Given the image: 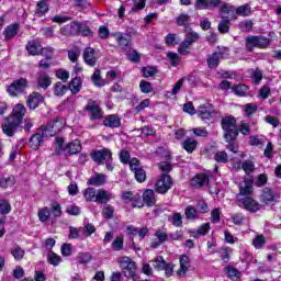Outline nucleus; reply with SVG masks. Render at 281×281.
<instances>
[{"instance_id": "1", "label": "nucleus", "mask_w": 281, "mask_h": 281, "mask_svg": "<svg viewBox=\"0 0 281 281\" xmlns=\"http://www.w3.org/2000/svg\"><path fill=\"white\" fill-rule=\"evenodd\" d=\"M25 113H27L25 105L23 103H18L13 106L10 115L4 117L2 132L7 137H14V134L19 131V126L23 124Z\"/></svg>"}, {"instance_id": "2", "label": "nucleus", "mask_w": 281, "mask_h": 281, "mask_svg": "<svg viewBox=\"0 0 281 281\" xmlns=\"http://www.w3.org/2000/svg\"><path fill=\"white\" fill-rule=\"evenodd\" d=\"M63 128V122L60 119H55L53 122L46 125H41L38 131L42 133H35L29 140L30 148L32 150H38L43 145L45 137H54Z\"/></svg>"}, {"instance_id": "3", "label": "nucleus", "mask_w": 281, "mask_h": 281, "mask_svg": "<svg viewBox=\"0 0 281 281\" xmlns=\"http://www.w3.org/2000/svg\"><path fill=\"white\" fill-rule=\"evenodd\" d=\"M82 150V144L79 139L71 140L65 145V137L58 136L55 138V155L60 157L64 155L66 157H71L78 155Z\"/></svg>"}, {"instance_id": "4", "label": "nucleus", "mask_w": 281, "mask_h": 281, "mask_svg": "<svg viewBox=\"0 0 281 281\" xmlns=\"http://www.w3.org/2000/svg\"><path fill=\"white\" fill-rule=\"evenodd\" d=\"M246 49L254 52V49H267L271 45V40L262 35H248L245 40Z\"/></svg>"}, {"instance_id": "5", "label": "nucleus", "mask_w": 281, "mask_h": 281, "mask_svg": "<svg viewBox=\"0 0 281 281\" xmlns=\"http://www.w3.org/2000/svg\"><path fill=\"white\" fill-rule=\"evenodd\" d=\"M280 200V193L278 191L273 190L271 187H263L261 189V193L259 195L260 203H263V205H278V201Z\"/></svg>"}, {"instance_id": "6", "label": "nucleus", "mask_w": 281, "mask_h": 281, "mask_svg": "<svg viewBox=\"0 0 281 281\" xmlns=\"http://www.w3.org/2000/svg\"><path fill=\"white\" fill-rule=\"evenodd\" d=\"M69 26L71 36H83V38H93L94 36L91 27L82 22L72 21Z\"/></svg>"}, {"instance_id": "7", "label": "nucleus", "mask_w": 281, "mask_h": 281, "mask_svg": "<svg viewBox=\"0 0 281 281\" xmlns=\"http://www.w3.org/2000/svg\"><path fill=\"white\" fill-rule=\"evenodd\" d=\"M83 111L88 113L91 122H97L99 120H102V117H104V111H102V108H100L98 102L92 99L88 101V103L83 108Z\"/></svg>"}, {"instance_id": "8", "label": "nucleus", "mask_w": 281, "mask_h": 281, "mask_svg": "<svg viewBox=\"0 0 281 281\" xmlns=\"http://www.w3.org/2000/svg\"><path fill=\"white\" fill-rule=\"evenodd\" d=\"M90 157L98 166H104L106 161H113V153L106 147L93 150L90 153Z\"/></svg>"}, {"instance_id": "9", "label": "nucleus", "mask_w": 281, "mask_h": 281, "mask_svg": "<svg viewBox=\"0 0 281 281\" xmlns=\"http://www.w3.org/2000/svg\"><path fill=\"white\" fill-rule=\"evenodd\" d=\"M154 186L157 194H167L168 190H171L172 186H175V182L170 175L162 173Z\"/></svg>"}, {"instance_id": "10", "label": "nucleus", "mask_w": 281, "mask_h": 281, "mask_svg": "<svg viewBox=\"0 0 281 281\" xmlns=\"http://www.w3.org/2000/svg\"><path fill=\"white\" fill-rule=\"evenodd\" d=\"M27 87V80L23 77L13 80V82L7 86V93L10 98H16L19 93H23Z\"/></svg>"}, {"instance_id": "11", "label": "nucleus", "mask_w": 281, "mask_h": 281, "mask_svg": "<svg viewBox=\"0 0 281 281\" xmlns=\"http://www.w3.org/2000/svg\"><path fill=\"white\" fill-rule=\"evenodd\" d=\"M123 276L131 280H135L137 277V263L131 260V257H124L122 260Z\"/></svg>"}, {"instance_id": "12", "label": "nucleus", "mask_w": 281, "mask_h": 281, "mask_svg": "<svg viewBox=\"0 0 281 281\" xmlns=\"http://www.w3.org/2000/svg\"><path fill=\"white\" fill-rule=\"evenodd\" d=\"M45 103V97L41 92L33 91L29 94L26 100V106L29 111H36L41 104Z\"/></svg>"}, {"instance_id": "13", "label": "nucleus", "mask_w": 281, "mask_h": 281, "mask_svg": "<svg viewBox=\"0 0 281 281\" xmlns=\"http://www.w3.org/2000/svg\"><path fill=\"white\" fill-rule=\"evenodd\" d=\"M139 166V159L133 158L130 162V170L134 172V177L138 183H144L146 181V170Z\"/></svg>"}, {"instance_id": "14", "label": "nucleus", "mask_w": 281, "mask_h": 281, "mask_svg": "<svg viewBox=\"0 0 281 281\" xmlns=\"http://www.w3.org/2000/svg\"><path fill=\"white\" fill-rule=\"evenodd\" d=\"M238 203L243 205L244 210L252 214H256L260 210V203L251 196L239 198Z\"/></svg>"}, {"instance_id": "15", "label": "nucleus", "mask_w": 281, "mask_h": 281, "mask_svg": "<svg viewBox=\"0 0 281 281\" xmlns=\"http://www.w3.org/2000/svg\"><path fill=\"white\" fill-rule=\"evenodd\" d=\"M223 5V0H195V10H214L215 8H221Z\"/></svg>"}, {"instance_id": "16", "label": "nucleus", "mask_w": 281, "mask_h": 281, "mask_svg": "<svg viewBox=\"0 0 281 281\" xmlns=\"http://www.w3.org/2000/svg\"><path fill=\"white\" fill-rule=\"evenodd\" d=\"M254 194V176L244 178V186H239L238 196H251Z\"/></svg>"}, {"instance_id": "17", "label": "nucleus", "mask_w": 281, "mask_h": 281, "mask_svg": "<svg viewBox=\"0 0 281 281\" xmlns=\"http://www.w3.org/2000/svg\"><path fill=\"white\" fill-rule=\"evenodd\" d=\"M203 186H210V176L207 173L201 172L196 173L191 180H190V187L195 188L196 190L203 188Z\"/></svg>"}, {"instance_id": "18", "label": "nucleus", "mask_w": 281, "mask_h": 281, "mask_svg": "<svg viewBox=\"0 0 281 281\" xmlns=\"http://www.w3.org/2000/svg\"><path fill=\"white\" fill-rule=\"evenodd\" d=\"M83 63L88 65L89 67H95L98 64V57H95V48L93 47H87L83 50Z\"/></svg>"}, {"instance_id": "19", "label": "nucleus", "mask_w": 281, "mask_h": 281, "mask_svg": "<svg viewBox=\"0 0 281 281\" xmlns=\"http://www.w3.org/2000/svg\"><path fill=\"white\" fill-rule=\"evenodd\" d=\"M103 126L106 128H120L122 126V119L117 114H110L103 120Z\"/></svg>"}, {"instance_id": "20", "label": "nucleus", "mask_w": 281, "mask_h": 281, "mask_svg": "<svg viewBox=\"0 0 281 281\" xmlns=\"http://www.w3.org/2000/svg\"><path fill=\"white\" fill-rule=\"evenodd\" d=\"M216 111H214V105L207 104V105H200L198 108V114L202 120H212Z\"/></svg>"}, {"instance_id": "21", "label": "nucleus", "mask_w": 281, "mask_h": 281, "mask_svg": "<svg viewBox=\"0 0 281 281\" xmlns=\"http://www.w3.org/2000/svg\"><path fill=\"white\" fill-rule=\"evenodd\" d=\"M43 46L36 40H31L27 42L25 46V50L27 52L29 56H41V49Z\"/></svg>"}, {"instance_id": "22", "label": "nucleus", "mask_w": 281, "mask_h": 281, "mask_svg": "<svg viewBox=\"0 0 281 281\" xmlns=\"http://www.w3.org/2000/svg\"><path fill=\"white\" fill-rule=\"evenodd\" d=\"M37 87L38 89H43V91H47L49 87H52V77L47 72H41L37 76Z\"/></svg>"}, {"instance_id": "23", "label": "nucleus", "mask_w": 281, "mask_h": 281, "mask_svg": "<svg viewBox=\"0 0 281 281\" xmlns=\"http://www.w3.org/2000/svg\"><path fill=\"white\" fill-rule=\"evenodd\" d=\"M143 203L147 207L155 206V203H157V198H155V191L153 189H147L143 193Z\"/></svg>"}, {"instance_id": "24", "label": "nucleus", "mask_w": 281, "mask_h": 281, "mask_svg": "<svg viewBox=\"0 0 281 281\" xmlns=\"http://www.w3.org/2000/svg\"><path fill=\"white\" fill-rule=\"evenodd\" d=\"M236 124H238V121L234 115H227L222 117L221 120V126L223 131H227L229 128H236Z\"/></svg>"}, {"instance_id": "25", "label": "nucleus", "mask_w": 281, "mask_h": 281, "mask_svg": "<svg viewBox=\"0 0 281 281\" xmlns=\"http://www.w3.org/2000/svg\"><path fill=\"white\" fill-rule=\"evenodd\" d=\"M80 89H82V79L80 77L72 78L68 83V90L72 95H77L80 93Z\"/></svg>"}, {"instance_id": "26", "label": "nucleus", "mask_w": 281, "mask_h": 281, "mask_svg": "<svg viewBox=\"0 0 281 281\" xmlns=\"http://www.w3.org/2000/svg\"><path fill=\"white\" fill-rule=\"evenodd\" d=\"M16 34H19V23L10 24L3 31V36L5 41H12V38H14Z\"/></svg>"}, {"instance_id": "27", "label": "nucleus", "mask_w": 281, "mask_h": 281, "mask_svg": "<svg viewBox=\"0 0 281 281\" xmlns=\"http://www.w3.org/2000/svg\"><path fill=\"white\" fill-rule=\"evenodd\" d=\"M106 183V177L104 173H95L88 181V186H94L95 188H100V186H104Z\"/></svg>"}, {"instance_id": "28", "label": "nucleus", "mask_w": 281, "mask_h": 281, "mask_svg": "<svg viewBox=\"0 0 281 281\" xmlns=\"http://www.w3.org/2000/svg\"><path fill=\"white\" fill-rule=\"evenodd\" d=\"M116 43L122 49H131V47H133V42L131 41V37L122 33L117 35Z\"/></svg>"}, {"instance_id": "29", "label": "nucleus", "mask_w": 281, "mask_h": 281, "mask_svg": "<svg viewBox=\"0 0 281 281\" xmlns=\"http://www.w3.org/2000/svg\"><path fill=\"white\" fill-rule=\"evenodd\" d=\"M206 65L209 69H216L221 65V58L217 53H212L206 57Z\"/></svg>"}, {"instance_id": "30", "label": "nucleus", "mask_w": 281, "mask_h": 281, "mask_svg": "<svg viewBox=\"0 0 281 281\" xmlns=\"http://www.w3.org/2000/svg\"><path fill=\"white\" fill-rule=\"evenodd\" d=\"M196 146H199V142L192 138H187L182 143L183 150L189 153V155H192V153L196 150Z\"/></svg>"}, {"instance_id": "31", "label": "nucleus", "mask_w": 281, "mask_h": 281, "mask_svg": "<svg viewBox=\"0 0 281 281\" xmlns=\"http://www.w3.org/2000/svg\"><path fill=\"white\" fill-rule=\"evenodd\" d=\"M239 131L238 127H231L224 130V140L225 142H236L238 139Z\"/></svg>"}, {"instance_id": "32", "label": "nucleus", "mask_w": 281, "mask_h": 281, "mask_svg": "<svg viewBox=\"0 0 281 281\" xmlns=\"http://www.w3.org/2000/svg\"><path fill=\"white\" fill-rule=\"evenodd\" d=\"M49 12V4H47V0H40L36 3L35 13L37 16H45Z\"/></svg>"}, {"instance_id": "33", "label": "nucleus", "mask_w": 281, "mask_h": 281, "mask_svg": "<svg viewBox=\"0 0 281 281\" xmlns=\"http://www.w3.org/2000/svg\"><path fill=\"white\" fill-rule=\"evenodd\" d=\"M67 91H69L68 86L63 85V82H60V81H57L53 86V93L57 98H63V95H65V93H67Z\"/></svg>"}, {"instance_id": "34", "label": "nucleus", "mask_w": 281, "mask_h": 281, "mask_svg": "<svg viewBox=\"0 0 281 281\" xmlns=\"http://www.w3.org/2000/svg\"><path fill=\"white\" fill-rule=\"evenodd\" d=\"M231 26H232V22L229 21V16H224L220 21V23L217 25V30H218L220 34H228Z\"/></svg>"}, {"instance_id": "35", "label": "nucleus", "mask_w": 281, "mask_h": 281, "mask_svg": "<svg viewBox=\"0 0 281 281\" xmlns=\"http://www.w3.org/2000/svg\"><path fill=\"white\" fill-rule=\"evenodd\" d=\"M109 201H111V196H109V193H106L104 189H99L94 199V203L105 204L109 203Z\"/></svg>"}, {"instance_id": "36", "label": "nucleus", "mask_w": 281, "mask_h": 281, "mask_svg": "<svg viewBox=\"0 0 281 281\" xmlns=\"http://www.w3.org/2000/svg\"><path fill=\"white\" fill-rule=\"evenodd\" d=\"M232 91L233 93H235V95H238L239 98H245V95H247V91H249V87H247V85L245 83H238L232 87Z\"/></svg>"}, {"instance_id": "37", "label": "nucleus", "mask_w": 281, "mask_h": 281, "mask_svg": "<svg viewBox=\"0 0 281 281\" xmlns=\"http://www.w3.org/2000/svg\"><path fill=\"white\" fill-rule=\"evenodd\" d=\"M12 212V204L10 200L0 199V216H8Z\"/></svg>"}, {"instance_id": "38", "label": "nucleus", "mask_w": 281, "mask_h": 281, "mask_svg": "<svg viewBox=\"0 0 281 281\" xmlns=\"http://www.w3.org/2000/svg\"><path fill=\"white\" fill-rule=\"evenodd\" d=\"M37 217L41 223H47V221H49V218L52 217V211H49V207L47 206L38 209Z\"/></svg>"}, {"instance_id": "39", "label": "nucleus", "mask_w": 281, "mask_h": 281, "mask_svg": "<svg viewBox=\"0 0 281 281\" xmlns=\"http://www.w3.org/2000/svg\"><path fill=\"white\" fill-rule=\"evenodd\" d=\"M16 183V178L14 176H8L7 178H0V188L2 190H8V188H12Z\"/></svg>"}, {"instance_id": "40", "label": "nucleus", "mask_w": 281, "mask_h": 281, "mask_svg": "<svg viewBox=\"0 0 281 281\" xmlns=\"http://www.w3.org/2000/svg\"><path fill=\"white\" fill-rule=\"evenodd\" d=\"M47 262L53 267H58L63 262V257L54 251H50L47 255Z\"/></svg>"}, {"instance_id": "41", "label": "nucleus", "mask_w": 281, "mask_h": 281, "mask_svg": "<svg viewBox=\"0 0 281 281\" xmlns=\"http://www.w3.org/2000/svg\"><path fill=\"white\" fill-rule=\"evenodd\" d=\"M225 273H226V277L229 278V280L240 279V270H238L232 266H226Z\"/></svg>"}, {"instance_id": "42", "label": "nucleus", "mask_w": 281, "mask_h": 281, "mask_svg": "<svg viewBox=\"0 0 281 281\" xmlns=\"http://www.w3.org/2000/svg\"><path fill=\"white\" fill-rule=\"evenodd\" d=\"M179 262H180V271H182V273H188L191 267L190 257L188 255H181L179 258Z\"/></svg>"}, {"instance_id": "43", "label": "nucleus", "mask_w": 281, "mask_h": 281, "mask_svg": "<svg viewBox=\"0 0 281 281\" xmlns=\"http://www.w3.org/2000/svg\"><path fill=\"white\" fill-rule=\"evenodd\" d=\"M176 23L178 27H184L186 25H191L190 15H188V13H180L176 18Z\"/></svg>"}, {"instance_id": "44", "label": "nucleus", "mask_w": 281, "mask_h": 281, "mask_svg": "<svg viewBox=\"0 0 281 281\" xmlns=\"http://www.w3.org/2000/svg\"><path fill=\"white\" fill-rule=\"evenodd\" d=\"M93 260V257L89 252H79L77 256L78 265H89Z\"/></svg>"}, {"instance_id": "45", "label": "nucleus", "mask_w": 281, "mask_h": 281, "mask_svg": "<svg viewBox=\"0 0 281 281\" xmlns=\"http://www.w3.org/2000/svg\"><path fill=\"white\" fill-rule=\"evenodd\" d=\"M100 74V69H95L92 75V82L93 85H95V87H104V85H106V81L102 79V76Z\"/></svg>"}, {"instance_id": "46", "label": "nucleus", "mask_w": 281, "mask_h": 281, "mask_svg": "<svg viewBox=\"0 0 281 281\" xmlns=\"http://www.w3.org/2000/svg\"><path fill=\"white\" fill-rule=\"evenodd\" d=\"M254 113H258V105L256 103H247L244 106V115L246 117H251Z\"/></svg>"}, {"instance_id": "47", "label": "nucleus", "mask_w": 281, "mask_h": 281, "mask_svg": "<svg viewBox=\"0 0 281 281\" xmlns=\"http://www.w3.org/2000/svg\"><path fill=\"white\" fill-rule=\"evenodd\" d=\"M214 160L217 161V164H227V161H229V156L227 155V151L221 150L215 153Z\"/></svg>"}, {"instance_id": "48", "label": "nucleus", "mask_w": 281, "mask_h": 281, "mask_svg": "<svg viewBox=\"0 0 281 281\" xmlns=\"http://www.w3.org/2000/svg\"><path fill=\"white\" fill-rule=\"evenodd\" d=\"M167 58L170 60L171 67H179V63H181V57H179V54L175 52H168Z\"/></svg>"}, {"instance_id": "49", "label": "nucleus", "mask_w": 281, "mask_h": 281, "mask_svg": "<svg viewBox=\"0 0 281 281\" xmlns=\"http://www.w3.org/2000/svg\"><path fill=\"white\" fill-rule=\"evenodd\" d=\"M237 131H239V133L241 135H250L251 134V125H249V123H247L246 120H243L237 128Z\"/></svg>"}, {"instance_id": "50", "label": "nucleus", "mask_w": 281, "mask_h": 281, "mask_svg": "<svg viewBox=\"0 0 281 281\" xmlns=\"http://www.w3.org/2000/svg\"><path fill=\"white\" fill-rule=\"evenodd\" d=\"M95 189L94 188H87L85 191H83V199L88 202V203H91V201H95Z\"/></svg>"}, {"instance_id": "51", "label": "nucleus", "mask_w": 281, "mask_h": 281, "mask_svg": "<svg viewBox=\"0 0 281 281\" xmlns=\"http://www.w3.org/2000/svg\"><path fill=\"white\" fill-rule=\"evenodd\" d=\"M237 16H249L251 14V8L249 4H243L235 10Z\"/></svg>"}, {"instance_id": "52", "label": "nucleus", "mask_w": 281, "mask_h": 281, "mask_svg": "<svg viewBox=\"0 0 281 281\" xmlns=\"http://www.w3.org/2000/svg\"><path fill=\"white\" fill-rule=\"evenodd\" d=\"M269 181V176L267 173H260L257 177V180L255 182L256 188H265Z\"/></svg>"}, {"instance_id": "53", "label": "nucleus", "mask_w": 281, "mask_h": 281, "mask_svg": "<svg viewBox=\"0 0 281 281\" xmlns=\"http://www.w3.org/2000/svg\"><path fill=\"white\" fill-rule=\"evenodd\" d=\"M113 251H122L124 249V237L119 236L112 243Z\"/></svg>"}, {"instance_id": "54", "label": "nucleus", "mask_w": 281, "mask_h": 281, "mask_svg": "<svg viewBox=\"0 0 281 281\" xmlns=\"http://www.w3.org/2000/svg\"><path fill=\"white\" fill-rule=\"evenodd\" d=\"M249 146H259V148H262L265 146V139L258 137V135H251L248 139Z\"/></svg>"}, {"instance_id": "55", "label": "nucleus", "mask_w": 281, "mask_h": 281, "mask_svg": "<svg viewBox=\"0 0 281 281\" xmlns=\"http://www.w3.org/2000/svg\"><path fill=\"white\" fill-rule=\"evenodd\" d=\"M11 256H13L14 260L16 261L23 260V258L25 257V250L18 246L16 248H13L11 250Z\"/></svg>"}, {"instance_id": "56", "label": "nucleus", "mask_w": 281, "mask_h": 281, "mask_svg": "<svg viewBox=\"0 0 281 281\" xmlns=\"http://www.w3.org/2000/svg\"><path fill=\"white\" fill-rule=\"evenodd\" d=\"M252 245L256 249H261V247L267 245V238H265V235H257L252 240Z\"/></svg>"}, {"instance_id": "57", "label": "nucleus", "mask_w": 281, "mask_h": 281, "mask_svg": "<svg viewBox=\"0 0 281 281\" xmlns=\"http://www.w3.org/2000/svg\"><path fill=\"white\" fill-rule=\"evenodd\" d=\"M40 56H45L46 60H52V58H54V48L50 46L42 47Z\"/></svg>"}, {"instance_id": "58", "label": "nucleus", "mask_w": 281, "mask_h": 281, "mask_svg": "<svg viewBox=\"0 0 281 281\" xmlns=\"http://www.w3.org/2000/svg\"><path fill=\"white\" fill-rule=\"evenodd\" d=\"M166 260L164 257L159 256L154 260L153 267L156 269V271H164V268L166 267Z\"/></svg>"}, {"instance_id": "59", "label": "nucleus", "mask_w": 281, "mask_h": 281, "mask_svg": "<svg viewBox=\"0 0 281 281\" xmlns=\"http://www.w3.org/2000/svg\"><path fill=\"white\" fill-rule=\"evenodd\" d=\"M241 169L244 170V172H246V175H250V172H254V170H256V165L251 160H245L241 164Z\"/></svg>"}, {"instance_id": "60", "label": "nucleus", "mask_w": 281, "mask_h": 281, "mask_svg": "<svg viewBox=\"0 0 281 281\" xmlns=\"http://www.w3.org/2000/svg\"><path fill=\"white\" fill-rule=\"evenodd\" d=\"M239 30H241V32H246V33L251 32V30H254V21L245 20V21L240 22Z\"/></svg>"}, {"instance_id": "61", "label": "nucleus", "mask_w": 281, "mask_h": 281, "mask_svg": "<svg viewBox=\"0 0 281 281\" xmlns=\"http://www.w3.org/2000/svg\"><path fill=\"white\" fill-rule=\"evenodd\" d=\"M144 78H153L157 74V68L155 66H147L142 68Z\"/></svg>"}, {"instance_id": "62", "label": "nucleus", "mask_w": 281, "mask_h": 281, "mask_svg": "<svg viewBox=\"0 0 281 281\" xmlns=\"http://www.w3.org/2000/svg\"><path fill=\"white\" fill-rule=\"evenodd\" d=\"M139 89L143 93H153V83L150 81L142 80Z\"/></svg>"}, {"instance_id": "63", "label": "nucleus", "mask_w": 281, "mask_h": 281, "mask_svg": "<svg viewBox=\"0 0 281 281\" xmlns=\"http://www.w3.org/2000/svg\"><path fill=\"white\" fill-rule=\"evenodd\" d=\"M184 214H186L187 218H189V221H194V218H196V214H198L196 207H194L192 205L187 206Z\"/></svg>"}, {"instance_id": "64", "label": "nucleus", "mask_w": 281, "mask_h": 281, "mask_svg": "<svg viewBox=\"0 0 281 281\" xmlns=\"http://www.w3.org/2000/svg\"><path fill=\"white\" fill-rule=\"evenodd\" d=\"M55 76L56 78H58V80H63L64 82H67L69 80V71L65 69L56 70Z\"/></svg>"}]
</instances>
